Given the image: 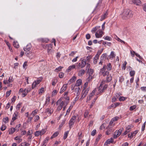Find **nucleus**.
<instances>
[{
  "mask_svg": "<svg viewBox=\"0 0 146 146\" xmlns=\"http://www.w3.org/2000/svg\"><path fill=\"white\" fill-rule=\"evenodd\" d=\"M105 83L104 81H102L99 87L98 88L95 89L93 90L92 92L90 93L88 97H87V102L88 101L90 100L92 97L94 95L95 93L96 92H97L96 94L98 95L100 93L103 92L107 88L108 86L107 85H105L104 86H103L104 84Z\"/></svg>",
  "mask_w": 146,
  "mask_h": 146,
  "instance_id": "obj_1",
  "label": "nucleus"
},
{
  "mask_svg": "<svg viewBox=\"0 0 146 146\" xmlns=\"http://www.w3.org/2000/svg\"><path fill=\"white\" fill-rule=\"evenodd\" d=\"M120 15L123 19L127 20L133 17V12L129 9L125 10Z\"/></svg>",
  "mask_w": 146,
  "mask_h": 146,
  "instance_id": "obj_2",
  "label": "nucleus"
},
{
  "mask_svg": "<svg viewBox=\"0 0 146 146\" xmlns=\"http://www.w3.org/2000/svg\"><path fill=\"white\" fill-rule=\"evenodd\" d=\"M64 104L65 103L63 101H62V100L61 99H60L56 103L57 105L58 106L56 109V111H59L61 110Z\"/></svg>",
  "mask_w": 146,
  "mask_h": 146,
  "instance_id": "obj_3",
  "label": "nucleus"
},
{
  "mask_svg": "<svg viewBox=\"0 0 146 146\" xmlns=\"http://www.w3.org/2000/svg\"><path fill=\"white\" fill-rule=\"evenodd\" d=\"M90 90L89 88H87L86 89H84L82 92L81 95V99H83L85 98L87 94Z\"/></svg>",
  "mask_w": 146,
  "mask_h": 146,
  "instance_id": "obj_4",
  "label": "nucleus"
},
{
  "mask_svg": "<svg viewBox=\"0 0 146 146\" xmlns=\"http://www.w3.org/2000/svg\"><path fill=\"white\" fill-rule=\"evenodd\" d=\"M32 46L30 44H28L24 48V50L25 51V53L28 54L31 52L30 50L31 49Z\"/></svg>",
  "mask_w": 146,
  "mask_h": 146,
  "instance_id": "obj_5",
  "label": "nucleus"
},
{
  "mask_svg": "<svg viewBox=\"0 0 146 146\" xmlns=\"http://www.w3.org/2000/svg\"><path fill=\"white\" fill-rule=\"evenodd\" d=\"M76 117L75 116H73L70 119L69 123V126L70 128H71V126L73 125L75 121Z\"/></svg>",
  "mask_w": 146,
  "mask_h": 146,
  "instance_id": "obj_6",
  "label": "nucleus"
},
{
  "mask_svg": "<svg viewBox=\"0 0 146 146\" xmlns=\"http://www.w3.org/2000/svg\"><path fill=\"white\" fill-rule=\"evenodd\" d=\"M41 79H38L36 80L33 82L32 85V88L33 89L36 87V86L38 84L41 82Z\"/></svg>",
  "mask_w": 146,
  "mask_h": 146,
  "instance_id": "obj_7",
  "label": "nucleus"
},
{
  "mask_svg": "<svg viewBox=\"0 0 146 146\" xmlns=\"http://www.w3.org/2000/svg\"><path fill=\"white\" fill-rule=\"evenodd\" d=\"M103 33V32L101 30L98 31L95 34L96 37L97 38L101 37Z\"/></svg>",
  "mask_w": 146,
  "mask_h": 146,
  "instance_id": "obj_8",
  "label": "nucleus"
},
{
  "mask_svg": "<svg viewBox=\"0 0 146 146\" xmlns=\"http://www.w3.org/2000/svg\"><path fill=\"white\" fill-rule=\"evenodd\" d=\"M85 70L80 68L78 71V75L79 76H82L85 74Z\"/></svg>",
  "mask_w": 146,
  "mask_h": 146,
  "instance_id": "obj_9",
  "label": "nucleus"
},
{
  "mask_svg": "<svg viewBox=\"0 0 146 146\" xmlns=\"http://www.w3.org/2000/svg\"><path fill=\"white\" fill-rule=\"evenodd\" d=\"M112 79V77L111 75H107L106 77V81H105V80L103 81H105V83L104 84L103 86H104L105 85H107H107L105 84V82H106L107 83L110 82L111 80Z\"/></svg>",
  "mask_w": 146,
  "mask_h": 146,
  "instance_id": "obj_10",
  "label": "nucleus"
},
{
  "mask_svg": "<svg viewBox=\"0 0 146 146\" xmlns=\"http://www.w3.org/2000/svg\"><path fill=\"white\" fill-rule=\"evenodd\" d=\"M113 142V140L112 138L108 139L104 143V145H107Z\"/></svg>",
  "mask_w": 146,
  "mask_h": 146,
  "instance_id": "obj_11",
  "label": "nucleus"
},
{
  "mask_svg": "<svg viewBox=\"0 0 146 146\" xmlns=\"http://www.w3.org/2000/svg\"><path fill=\"white\" fill-rule=\"evenodd\" d=\"M53 110L51 108H47L46 110V112L49 115H50L53 112Z\"/></svg>",
  "mask_w": 146,
  "mask_h": 146,
  "instance_id": "obj_12",
  "label": "nucleus"
},
{
  "mask_svg": "<svg viewBox=\"0 0 146 146\" xmlns=\"http://www.w3.org/2000/svg\"><path fill=\"white\" fill-rule=\"evenodd\" d=\"M81 63V68H82L85 66L86 64H87L86 62V60L83 59V60H82Z\"/></svg>",
  "mask_w": 146,
  "mask_h": 146,
  "instance_id": "obj_13",
  "label": "nucleus"
},
{
  "mask_svg": "<svg viewBox=\"0 0 146 146\" xmlns=\"http://www.w3.org/2000/svg\"><path fill=\"white\" fill-rule=\"evenodd\" d=\"M38 40L39 41L41 42H42L48 43L49 41L48 39L46 38H41L38 39Z\"/></svg>",
  "mask_w": 146,
  "mask_h": 146,
  "instance_id": "obj_14",
  "label": "nucleus"
},
{
  "mask_svg": "<svg viewBox=\"0 0 146 146\" xmlns=\"http://www.w3.org/2000/svg\"><path fill=\"white\" fill-rule=\"evenodd\" d=\"M113 119H111L110 121L109 125L106 128V129H108L109 128H111L114 125V124H113L114 120Z\"/></svg>",
  "mask_w": 146,
  "mask_h": 146,
  "instance_id": "obj_15",
  "label": "nucleus"
},
{
  "mask_svg": "<svg viewBox=\"0 0 146 146\" xmlns=\"http://www.w3.org/2000/svg\"><path fill=\"white\" fill-rule=\"evenodd\" d=\"M67 87V84H64L62 87L61 88L60 91V93H62L66 89Z\"/></svg>",
  "mask_w": 146,
  "mask_h": 146,
  "instance_id": "obj_16",
  "label": "nucleus"
},
{
  "mask_svg": "<svg viewBox=\"0 0 146 146\" xmlns=\"http://www.w3.org/2000/svg\"><path fill=\"white\" fill-rule=\"evenodd\" d=\"M100 26H97L96 27H94L92 29V32L93 33H94L97 31H98L100 30Z\"/></svg>",
  "mask_w": 146,
  "mask_h": 146,
  "instance_id": "obj_17",
  "label": "nucleus"
},
{
  "mask_svg": "<svg viewBox=\"0 0 146 146\" xmlns=\"http://www.w3.org/2000/svg\"><path fill=\"white\" fill-rule=\"evenodd\" d=\"M76 79V78L75 76H73L69 81L68 83L69 84H71L75 81Z\"/></svg>",
  "mask_w": 146,
  "mask_h": 146,
  "instance_id": "obj_18",
  "label": "nucleus"
},
{
  "mask_svg": "<svg viewBox=\"0 0 146 146\" xmlns=\"http://www.w3.org/2000/svg\"><path fill=\"white\" fill-rule=\"evenodd\" d=\"M116 56L114 52L113 51L111 52L110 55L109 56V58L111 60L114 58Z\"/></svg>",
  "mask_w": 146,
  "mask_h": 146,
  "instance_id": "obj_19",
  "label": "nucleus"
},
{
  "mask_svg": "<svg viewBox=\"0 0 146 146\" xmlns=\"http://www.w3.org/2000/svg\"><path fill=\"white\" fill-rule=\"evenodd\" d=\"M132 1L133 3L137 5H139L141 3L140 0H133Z\"/></svg>",
  "mask_w": 146,
  "mask_h": 146,
  "instance_id": "obj_20",
  "label": "nucleus"
},
{
  "mask_svg": "<svg viewBox=\"0 0 146 146\" xmlns=\"http://www.w3.org/2000/svg\"><path fill=\"white\" fill-rule=\"evenodd\" d=\"M82 82V81L81 79H79L77 80L76 81V83L75 85L76 86H79L81 85Z\"/></svg>",
  "mask_w": 146,
  "mask_h": 146,
  "instance_id": "obj_21",
  "label": "nucleus"
},
{
  "mask_svg": "<svg viewBox=\"0 0 146 146\" xmlns=\"http://www.w3.org/2000/svg\"><path fill=\"white\" fill-rule=\"evenodd\" d=\"M119 134V130H116L114 132L113 135V138L114 139L116 138L118 136Z\"/></svg>",
  "mask_w": 146,
  "mask_h": 146,
  "instance_id": "obj_22",
  "label": "nucleus"
},
{
  "mask_svg": "<svg viewBox=\"0 0 146 146\" xmlns=\"http://www.w3.org/2000/svg\"><path fill=\"white\" fill-rule=\"evenodd\" d=\"M16 130L15 128L12 127L9 130V134H11L13 133Z\"/></svg>",
  "mask_w": 146,
  "mask_h": 146,
  "instance_id": "obj_23",
  "label": "nucleus"
},
{
  "mask_svg": "<svg viewBox=\"0 0 146 146\" xmlns=\"http://www.w3.org/2000/svg\"><path fill=\"white\" fill-rule=\"evenodd\" d=\"M50 100V97H48L46 98L45 103L44 104V106H47Z\"/></svg>",
  "mask_w": 146,
  "mask_h": 146,
  "instance_id": "obj_24",
  "label": "nucleus"
},
{
  "mask_svg": "<svg viewBox=\"0 0 146 146\" xmlns=\"http://www.w3.org/2000/svg\"><path fill=\"white\" fill-rule=\"evenodd\" d=\"M108 15V12L106 11V12L102 16L101 18V20L102 21L105 19L107 17Z\"/></svg>",
  "mask_w": 146,
  "mask_h": 146,
  "instance_id": "obj_25",
  "label": "nucleus"
},
{
  "mask_svg": "<svg viewBox=\"0 0 146 146\" xmlns=\"http://www.w3.org/2000/svg\"><path fill=\"white\" fill-rule=\"evenodd\" d=\"M108 130L106 132V134L107 135H109L113 131V130L111 128L107 129Z\"/></svg>",
  "mask_w": 146,
  "mask_h": 146,
  "instance_id": "obj_26",
  "label": "nucleus"
},
{
  "mask_svg": "<svg viewBox=\"0 0 146 146\" xmlns=\"http://www.w3.org/2000/svg\"><path fill=\"white\" fill-rule=\"evenodd\" d=\"M27 92L26 91V89L25 88L23 91L22 94V96L23 97H24L26 96Z\"/></svg>",
  "mask_w": 146,
  "mask_h": 146,
  "instance_id": "obj_27",
  "label": "nucleus"
},
{
  "mask_svg": "<svg viewBox=\"0 0 146 146\" xmlns=\"http://www.w3.org/2000/svg\"><path fill=\"white\" fill-rule=\"evenodd\" d=\"M106 68V66L104 65V66L103 68L101 69L100 70V74H102L105 71V70Z\"/></svg>",
  "mask_w": 146,
  "mask_h": 146,
  "instance_id": "obj_28",
  "label": "nucleus"
},
{
  "mask_svg": "<svg viewBox=\"0 0 146 146\" xmlns=\"http://www.w3.org/2000/svg\"><path fill=\"white\" fill-rule=\"evenodd\" d=\"M64 97L65 99V100L64 102H65L66 105H67L69 102L70 97L68 96H65Z\"/></svg>",
  "mask_w": 146,
  "mask_h": 146,
  "instance_id": "obj_29",
  "label": "nucleus"
},
{
  "mask_svg": "<svg viewBox=\"0 0 146 146\" xmlns=\"http://www.w3.org/2000/svg\"><path fill=\"white\" fill-rule=\"evenodd\" d=\"M58 131L54 133L53 135L50 137V139H52L58 136Z\"/></svg>",
  "mask_w": 146,
  "mask_h": 146,
  "instance_id": "obj_30",
  "label": "nucleus"
},
{
  "mask_svg": "<svg viewBox=\"0 0 146 146\" xmlns=\"http://www.w3.org/2000/svg\"><path fill=\"white\" fill-rule=\"evenodd\" d=\"M75 67H76V66L75 65H72L70 66L69 67L68 69V71H70L72 69L75 68Z\"/></svg>",
  "mask_w": 146,
  "mask_h": 146,
  "instance_id": "obj_31",
  "label": "nucleus"
},
{
  "mask_svg": "<svg viewBox=\"0 0 146 146\" xmlns=\"http://www.w3.org/2000/svg\"><path fill=\"white\" fill-rule=\"evenodd\" d=\"M93 78V77L92 75H89V76L86 79V80L88 82L90 81L92 78Z\"/></svg>",
  "mask_w": 146,
  "mask_h": 146,
  "instance_id": "obj_32",
  "label": "nucleus"
},
{
  "mask_svg": "<svg viewBox=\"0 0 146 146\" xmlns=\"http://www.w3.org/2000/svg\"><path fill=\"white\" fill-rule=\"evenodd\" d=\"M94 71L91 68H88L87 72L89 74V75H92Z\"/></svg>",
  "mask_w": 146,
  "mask_h": 146,
  "instance_id": "obj_33",
  "label": "nucleus"
},
{
  "mask_svg": "<svg viewBox=\"0 0 146 146\" xmlns=\"http://www.w3.org/2000/svg\"><path fill=\"white\" fill-rule=\"evenodd\" d=\"M112 68V66L111 63H109L108 64L107 66V69L108 71L110 70Z\"/></svg>",
  "mask_w": 146,
  "mask_h": 146,
  "instance_id": "obj_34",
  "label": "nucleus"
},
{
  "mask_svg": "<svg viewBox=\"0 0 146 146\" xmlns=\"http://www.w3.org/2000/svg\"><path fill=\"white\" fill-rule=\"evenodd\" d=\"M109 72L108 71H105L101 75H102L103 76H107V75H109Z\"/></svg>",
  "mask_w": 146,
  "mask_h": 146,
  "instance_id": "obj_35",
  "label": "nucleus"
},
{
  "mask_svg": "<svg viewBox=\"0 0 146 146\" xmlns=\"http://www.w3.org/2000/svg\"><path fill=\"white\" fill-rule=\"evenodd\" d=\"M127 98V97L119 96V101H123L126 99Z\"/></svg>",
  "mask_w": 146,
  "mask_h": 146,
  "instance_id": "obj_36",
  "label": "nucleus"
},
{
  "mask_svg": "<svg viewBox=\"0 0 146 146\" xmlns=\"http://www.w3.org/2000/svg\"><path fill=\"white\" fill-rule=\"evenodd\" d=\"M107 56V54H103L101 56V59L102 60H104L106 59Z\"/></svg>",
  "mask_w": 146,
  "mask_h": 146,
  "instance_id": "obj_37",
  "label": "nucleus"
},
{
  "mask_svg": "<svg viewBox=\"0 0 146 146\" xmlns=\"http://www.w3.org/2000/svg\"><path fill=\"white\" fill-rule=\"evenodd\" d=\"M13 45L16 48H18L19 47V45L17 42H14Z\"/></svg>",
  "mask_w": 146,
  "mask_h": 146,
  "instance_id": "obj_38",
  "label": "nucleus"
},
{
  "mask_svg": "<svg viewBox=\"0 0 146 146\" xmlns=\"http://www.w3.org/2000/svg\"><path fill=\"white\" fill-rule=\"evenodd\" d=\"M68 133H69L68 131H66L64 133V137H63V138L64 139H66L67 138L68 135Z\"/></svg>",
  "mask_w": 146,
  "mask_h": 146,
  "instance_id": "obj_39",
  "label": "nucleus"
},
{
  "mask_svg": "<svg viewBox=\"0 0 146 146\" xmlns=\"http://www.w3.org/2000/svg\"><path fill=\"white\" fill-rule=\"evenodd\" d=\"M118 103H116L115 104H111L110 107V108H115L116 106H117L118 105Z\"/></svg>",
  "mask_w": 146,
  "mask_h": 146,
  "instance_id": "obj_40",
  "label": "nucleus"
},
{
  "mask_svg": "<svg viewBox=\"0 0 146 146\" xmlns=\"http://www.w3.org/2000/svg\"><path fill=\"white\" fill-rule=\"evenodd\" d=\"M29 145V144L28 143L24 142L23 143H21L19 146H28Z\"/></svg>",
  "mask_w": 146,
  "mask_h": 146,
  "instance_id": "obj_41",
  "label": "nucleus"
},
{
  "mask_svg": "<svg viewBox=\"0 0 146 146\" xmlns=\"http://www.w3.org/2000/svg\"><path fill=\"white\" fill-rule=\"evenodd\" d=\"M80 88L79 87H77L76 88H75L74 89V91L77 94H79L80 93Z\"/></svg>",
  "mask_w": 146,
  "mask_h": 146,
  "instance_id": "obj_42",
  "label": "nucleus"
},
{
  "mask_svg": "<svg viewBox=\"0 0 146 146\" xmlns=\"http://www.w3.org/2000/svg\"><path fill=\"white\" fill-rule=\"evenodd\" d=\"M9 118L8 117H6L5 118H3V121L5 123H8L9 121Z\"/></svg>",
  "mask_w": 146,
  "mask_h": 146,
  "instance_id": "obj_43",
  "label": "nucleus"
},
{
  "mask_svg": "<svg viewBox=\"0 0 146 146\" xmlns=\"http://www.w3.org/2000/svg\"><path fill=\"white\" fill-rule=\"evenodd\" d=\"M127 64V62H126L125 61L124 62V63L123 64L122 66V69L123 70H125L126 67V65Z\"/></svg>",
  "mask_w": 146,
  "mask_h": 146,
  "instance_id": "obj_44",
  "label": "nucleus"
},
{
  "mask_svg": "<svg viewBox=\"0 0 146 146\" xmlns=\"http://www.w3.org/2000/svg\"><path fill=\"white\" fill-rule=\"evenodd\" d=\"M135 72L134 70L131 71L129 72V74L131 76H133L135 74Z\"/></svg>",
  "mask_w": 146,
  "mask_h": 146,
  "instance_id": "obj_45",
  "label": "nucleus"
},
{
  "mask_svg": "<svg viewBox=\"0 0 146 146\" xmlns=\"http://www.w3.org/2000/svg\"><path fill=\"white\" fill-rule=\"evenodd\" d=\"M63 68L62 66H60L56 68L55 70V71L58 72L60 71L61 69Z\"/></svg>",
  "mask_w": 146,
  "mask_h": 146,
  "instance_id": "obj_46",
  "label": "nucleus"
},
{
  "mask_svg": "<svg viewBox=\"0 0 146 146\" xmlns=\"http://www.w3.org/2000/svg\"><path fill=\"white\" fill-rule=\"evenodd\" d=\"M44 88H41L38 90V94H42L44 91Z\"/></svg>",
  "mask_w": 146,
  "mask_h": 146,
  "instance_id": "obj_47",
  "label": "nucleus"
},
{
  "mask_svg": "<svg viewBox=\"0 0 146 146\" xmlns=\"http://www.w3.org/2000/svg\"><path fill=\"white\" fill-rule=\"evenodd\" d=\"M40 132V135H42L44 134L45 132V131L44 129H42L41 131H39Z\"/></svg>",
  "mask_w": 146,
  "mask_h": 146,
  "instance_id": "obj_48",
  "label": "nucleus"
},
{
  "mask_svg": "<svg viewBox=\"0 0 146 146\" xmlns=\"http://www.w3.org/2000/svg\"><path fill=\"white\" fill-rule=\"evenodd\" d=\"M46 46H47V49H52V44H46Z\"/></svg>",
  "mask_w": 146,
  "mask_h": 146,
  "instance_id": "obj_49",
  "label": "nucleus"
},
{
  "mask_svg": "<svg viewBox=\"0 0 146 146\" xmlns=\"http://www.w3.org/2000/svg\"><path fill=\"white\" fill-rule=\"evenodd\" d=\"M92 58V56H88L86 57V62H89L90 59H91Z\"/></svg>",
  "mask_w": 146,
  "mask_h": 146,
  "instance_id": "obj_50",
  "label": "nucleus"
},
{
  "mask_svg": "<svg viewBox=\"0 0 146 146\" xmlns=\"http://www.w3.org/2000/svg\"><path fill=\"white\" fill-rule=\"evenodd\" d=\"M99 3H98L96 7H95V8L94 9L93 12H95V11H96V12L98 11V5H99Z\"/></svg>",
  "mask_w": 146,
  "mask_h": 146,
  "instance_id": "obj_51",
  "label": "nucleus"
},
{
  "mask_svg": "<svg viewBox=\"0 0 146 146\" xmlns=\"http://www.w3.org/2000/svg\"><path fill=\"white\" fill-rule=\"evenodd\" d=\"M64 74L63 72H60L59 73V76L60 78H62L64 76Z\"/></svg>",
  "mask_w": 146,
  "mask_h": 146,
  "instance_id": "obj_52",
  "label": "nucleus"
},
{
  "mask_svg": "<svg viewBox=\"0 0 146 146\" xmlns=\"http://www.w3.org/2000/svg\"><path fill=\"white\" fill-rule=\"evenodd\" d=\"M6 128V127L5 125H2L1 127V129L2 131H4Z\"/></svg>",
  "mask_w": 146,
  "mask_h": 146,
  "instance_id": "obj_53",
  "label": "nucleus"
},
{
  "mask_svg": "<svg viewBox=\"0 0 146 146\" xmlns=\"http://www.w3.org/2000/svg\"><path fill=\"white\" fill-rule=\"evenodd\" d=\"M11 92V90H10L8 91H7L6 92V97H8L10 95Z\"/></svg>",
  "mask_w": 146,
  "mask_h": 146,
  "instance_id": "obj_54",
  "label": "nucleus"
},
{
  "mask_svg": "<svg viewBox=\"0 0 146 146\" xmlns=\"http://www.w3.org/2000/svg\"><path fill=\"white\" fill-rule=\"evenodd\" d=\"M96 129H94L93 131H92L91 133V135L92 136H94L96 133Z\"/></svg>",
  "mask_w": 146,
  "mask_h": 146,
  "instance_id": "obj_55",
  "label": "nucleus"
},
{
  "mask_svg": "<svg viewBox=\"0 0 146 146\" xmlns=\"http://www.w3.org/2000/svg\"><path fill=\"white\" fill-rule=\"evenodd\" d=\"M111 38L109 36H107L104 38V39L105 40H111Z\"/></svg>",
  "mask_w": 146,
  "mask_h": 146,
  "instance_id": "obj_56",
  "label": "nucleus"
},
{
  "mask_svg": "<svg viewBox=\"0 0 146 146\" xmlns=\"http://www.w3.org/2000/svg\"><path fill=\"white\" fill-rule=\"evenodd\" d=\"M88 85V82L87 81L84 84V89H86Z\"/></svg>",
  "mask_w": 146,
  "mask_h": 146,
  "instance_id": "obj_57",
  "label": "nucleus"
},
{
  "mask_svg": "<svg viewBox=\"0 0 146 146\" xmlns=\"http://www.w3.org/2000/svg\"><path fill=\"white\" fill-rule=\"evenodd\" d=\"M105 123H104L102 124L101 126H100V129H102L103 128H104L105 127Z\"/></svg>",
  "mask_w": 146,
  "mask_h": 146,
  "instance_id": "obj_58",
  "label": "nucleus"
},
{
  "mask_svg": "<svg viewBox=\"0 0 146 146\" xmlns=\"http://www.w3.org/2000/svg\"><path fill=\"white\" fill-rule=\"evenodd\" d=\"M136 108V106H131L130 107V110L131 111L133 110L134 109H135Z\"/></svg>",
  "mask_w": 146,
  "mask_h": 146,
  "instance_id": "obj_59",
  "label": "nucleus"
},
{
  "mask_svg": "<svg viewBox=\"0 0 146 146\" xmlns=\"http://www.w3.org/2000/svg\"><path fill=\"white\" fill-rule=\"evenodd\" d=\"M21 126V124H19V125H17L16 126L15 128L16 129V131H18L19 127H20Z\"/></svg>",
  "mask_w": 146,
  "mask_h": 146,
  "instance_id": "obj_60",
  "label": "nucleus"
},
{
  "mask_svg": "<svg viewBox=\"0 0 146 146\" xmlns=\"http://www.w3.org/2000/svg\"><path fill=\"white\" fill-rule=\"evenodd\" d=\"M36 113H37V111H36V110H35L32 112L31 115L33 117H34L35 115L36 114Z\"/></svg>",
  "mask_w": 146,
  "mask_h": 146,
  "instance_id": "obj_61",
  "label": "nucleus"
},
{
  "mask_svg": "<svg viewBox=\"0 0 146 146\" xmlns=\"http://www.w3.org/2000/svg\"><path fill=\"white\" fill-rule=\"evenodd\" d=\"M145 125V122L143 124L142 126L141 130L142 131H143L144 130Z\"/></svg>",
  "mask_w": 146,
  "mask_h": 146,
  "instance_id": "obj_62",
  "label": "nucleus"
},
{
  "mask_svg": "<svg viewBox=\"0 0 146 146\" xmlns=\"http://www.w3.org/2000/svg\"><path fill=\"white\" fill-rule=\"evenodd\" d=\"M39 135H40L39 131H38L35 132V136H38Z\"/></svg>",
  "mask_w": 146,
  "mask_h": 146,
  "instance_id": "obj_63",
  "label": "nucleus"
},
{
  "mask_svg": "<svg viewBox=\"0 0 146 146\" xmlns=\"http://www.w3.org/2000/svg\"><path fill=\"white\" fill-rule=\"evenodd\" d=\"M141 90L143 92H146V87H142L141 88Z\"/></svg>",
  "mask_w": 146,
  "mask_h": 146,
  "instance_id": "obj_64",
  "label": "nucleus"
}]
</instances>
